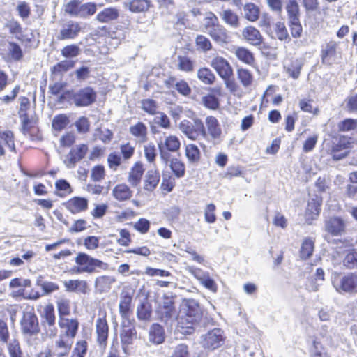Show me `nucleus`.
Here are the masks:
<instances>
[{
	"label": "nucleus",
	"mask_w": 357,
	"mask_h": 357,
	"mask_svg": "<svg viewBox=\"0 0 357 357\" xmlns=\"http://www.w3.org/2000/svg\"><path fill=\"white\" fill-rule=\"evenodd\" d=\"M202 317V311L199 303L195 299H184L177 319V331L183 335L192 334Z\"/></svg>",
	"instance_id": "obj_1"
},
{
	"label": "nucleus",
	"mask_w": 357,
	"mask_h": 357,
	"mask_svg": "<svg viewBox=\"0 0 357 357\" xmlns=\"http://www.w3.org/2000/svg\"><path fill=\"white\" fill-rule=\"evenodd\" d=\"M77 266L72 268L74 273L80 274L83 273H93L97 272V269L107 270L108 264L99 259L91 257L86 253L79 252L75 259Z\"/></svg>",
	"instance_id": "obj_2"
},
{
	"label": "nucleus",
	"mask_w": 357,
	"mask_h": 357,
	"mask_svg": "<svg viewBox=\"0 0 357 357\" xmlns=\"http://www.w3.org/2000/svg\"><path fill=\"white\" fill-rule=\"evenodd\" d=\"M222 130L218 120L213 116H208L203 123L202 139L213 145L218 144Z\"/></svg>",
	"instance_id": "obj_3"
},
{
	"label": "nucleus",
	"mask_w": 357,
	"mask_h": 357,
	"mask_svg": "<svg viewBox=\"0 0 357 357\" xmlns=\"http://www.w3.org/2000/svg\"><path fill=\"white\" fill-rule=\"evenodd\" d=\"M225 335L224 331L215 328L202 335L200 344L202 347L209 351H213L222 347L225 344Z\"/></svg>",
	"instance_id": "obj_4"
},
{
	"label": "nucleus",
	"mask_w": 357,
	"mask_h": 357,
	"mask_svg": "<svg viewBox=\"0 0 357 357\" xmlns=\"http://www.w3.org/2000/svg\"><path fill=\"white\" fill-rule=\"evenodd\" d=\"M22 333L26 337L36 335L40 332L38 319L33 309H26L23 312L20 320Z\"/></svg>",
	"instance_id": "obj_5"
},
{
	"label": "nucleus",
	"mask_w": 357,
	"mask_h": 357,
	"mask_svg": "<svg viewBox=\"0 0 357 357\" xmlns=\"http://www.w3.org/2000/svg\"><path fill=\"white\" fill-rule=\"evenodd\" d=\"M192 119V121L185 119L181 121L178 128L189 139L200 140L202 139L203 122L197 117H194Z\"/></svg>",
	"instance_id": "obj_6"
},
{
	"label": "nucleus",
	"mask_w": 357,
	"mask_h": 357,
	"mask_svg": "<svg viewBox=\"0 0 357 357\" xmlns=\"http://www.w3.org/2000/svg\"><path fill=\"white\" fill-rule=\"evenodd\" d=\"M66 96L72 98L77 107H86L96 100V93L91 87H85L77 91H68Z\"/></svg>",
	"instance_id": "obj_7"
},
{
	"label": "nucleus",
	"mask_w": 357,
	"mask_h": 357,
	"mask_svg": "<svg viewBox=\"0 0 357 357\" xmlns=\"http://www.w3.org/2000/svg\"><path fill=\"white\" fill-rule=\"evenodd\" d=\"M189 273L193 275L202 285L212 292H216L218 287L215 282L207 271L194 266H188L185 268Z\"/></svg>",
	"instance_id": "obj_8"
},
{
	"label": "nucleus",
	"mask_w": 357,
	"mask_h": 357,
	"mask_svg": "<svg viewBox=\"0 0 357 357\" xmlns=\"http://www.w3.org/2000/svg\"><path fill=\"white\" fill-rule=\"evenodd\" d=\"M81 31L82 26L79 22L68 20L61 24L56 38L59 40H73L79 34Z\"/></svg>",
	"instance_id": "obj_9"
},
{
	"label": "nucleus",
	"mask_w": 357,
	"mask_h": 357,
	"mask_svg": "<svg viewBox=\"0 0 357 357\" xmlns=\"http://www.w3.org/2000/svg\"><path fill=\"white\" fill-rule=\"evenodd\" d=\"M339 43L330 40L326 43L321 50V61L325 65L331 66L334 63L338 57Z\"/></svg>",
	"instance_id": "obj_10"
},
{
	"label": "nucleus",
	"mask_w": 357,
	"mask_h": 357,
	"mask_svg": "<svg viewBox=\"0 0 357 357\" xmlns=\"http://www.w3.org/2000/svg\"><path fill=\"white\" fill-rule=\"evenodd\" d=\"M158 318L162 321L169 323L175 315L173 297L165 295L161 304L156 311Z\"/></svg>",
	"instance_id": "obj_11"
},
{
	"label": "nucleus",
	"mask_w": 357,
	"mask_h": 357,
	"mask_svg": "<svg viewBox=\"0 0 357 357\" xmlns=\"http://www.w3.org/2000/svg\"><path fill=\"white\" fill-rule=\"evenodd\" d=\"M59 326L61 328L59 337L73 340L76 336L79 328V322L75 319L60 317Z\"/></svg>",
	"instance_id": "obj_12"
},
{
	"label": "nucleus",
	"mask_w": 357,
	"mask_h": 357,
	"mask_svg": "<svg viewBox=\"0 0 357 357\" xmlns=\"http://www.w3.org/2000/svg\"><path fill=\"white\" fill-rule=\"evenodd\" d=\"M334 287L339 292L356 293L357 292V275L349 273L341 278L336 279Z\"/></svg>",
	"instance_id": "obj_13"
},
{
	"label": "nucleus",
	"mask_w": 357,
	"mask_h": 357,
	"mask_svg": "<svg viewBox=\"0 0 357 357\" xmlns=\"http://www.w3.org/2000/svg\"><path fill=\"white\" fill-rule=\"evenodd\" d=\"M212 68H213L219 76L222 79H227L233 75V69L229 63L220 56H214L210 62Z\"/></svg>",
	"instance_id": "obj_14"
},
{
	"label": "nucleus",
	"mask_w": 357,
	"mask_h": 357,
	"mask_svg": "<svg viewBox=\"0 0 357 357\" xmlns=\"http://www.w3.org/2000/svg\"><path fill=\"white\" fill-rule=\"evenodd\" d=\"M130 324V320H123L121 323L122 331L120 334V338L122 349L125 353H127L128 346L132 344L133 340L136 338V331Z\"/></svg>",
	"instance_id": "obj_15"
},
{
	"label": "nucleus",
	"mask_w": 357,
	"mask_h": 357,
	"mask_svg": "<svg viewBox=\"0 0 357 357\" xmlns=\"http://www.w3.org/2000/svg\"><path fill=\"white\" fill-rule=\"evenodd\" d=\"M88 151L86 144H79L72 149L66 156L64 163L68 168H73L77 162L80 161L86 155Z\"/></svg>",
	"instance_id": "obj_16"
},
{
	"label": "nucleus",
	"mask_w": 357,
	"mask_h": 357,
	"mask_svg": "<svg viewBox=\"0 0 357 357\" xmlns=\"http://www.w3.org/2000/svg\"><path fill=\"white\" fill-rule=\"evenodd\" d=\"M321 204V199L318 197L309 200L305 213V220L308 224H311L319 216Z\"/></svg>",
	"instance_id": "obj_17"
},
{
	"label": "nucleus",
	"mask_w": 357,
	"mask_h": 357,
	"mask_svg": "<svg viewBox=\"0 0 357 357\" xmlns=\"http://www.w3.org/2000/svg\"><path fill=\"white\" fill-rule=\"evenodd\" d=\"M271 38L278 39L280 41L290 40V37L286 26L282 22H277L272 26L271 31L266 30Z\"/></svg>",
	"instance_id": "obj_18"
},
{
	"label": "nucleus",
	"mask_w": 357,
	"mask_h": 357,
	"mask_svg": "<svg viewBox=\"0 0 357 357\" xmlns=\"http://www.w3.org/2000/svg\"><path fill=\"white\" fill-rule=\"evenodd\" d=\"M242 36L248 43L252 45H259L262 43L263 37L259 31L253 26H248L242 31Z\"/></svg>",
	"instance_id": "obj_19"
},
{
	"label": "nucleus",
	"mask_w": 357,
	"mask_h": 357,
	"mask_svg": "<svg viewBox=\"0 0 357 357\" xmlns=\"http://www.w3.org/2000/svg\"><path fill=\"white\" fill-rule=\"evenodd\" d=\"M345 224L339 218H331L325 222V231L332 236H340L344 231Z\"/></svg>",
	"instance_id": "obj_20"
},
{
	"label": "nucleus",
	"mask_w": 357,
	"mask_h": 357,
	"mask_svg": "<svg viewBox=\"0 0 357 357\" xmlns=\"http://www.w3.org/2000/svg\"><path fill=\"white\" fill-rule=\"evenodd\" d=\"M208 34L215 43L220 45L226 44L230 40L227 29L219 24L214 28L209 29Z\"/></svg>",
	"instance_id": "obj_21"
},
{
	"label": "nucleus",
	"mask_w": 357,
	"mask_h": 357,
	"mask_svg": "<svg viewBox=\"0 0 357 357\" xmlns=\"http://www.w3.org/2000/svg\"><path fill=\"white\" fill-rule=\"evenodd\" d=\"M66 207L72 213H78L87 209L88 200L84 197H74L66 203Z\"/></svg>",
	"instance_id": "obj_22"
},
{
	"label": "nucleus",
	"mask_w": 357,
	"mask_h": 357,
	"mask_svg": "<svg viewBox=\"0 0 357 357\" xmlns=\"http://www.w3.org/2000/svg\"><path fill=\"white\" fill-rule=\"evenodd\" d=\"M144 167L141 162H136L128 172V181L132 187L139 185L144 174Z\"/></svg>",
	"instance_id": "obj_23"
},
{
	"label": "nucleus",
	"mask_w": 357,
	"mask_h": 357,
	"mask_svg": "<svg viewBox=\"0 0 357 357\" xmlns=\"http://www.w3.org/2000/svg\"><path fill=\"white\" fill-rule=\"evenodd\" d=\"M119 10L116 7H108L99 12L96 19L100 23H109L119 17Z\"/></svg>",
	"instance_id": "obj_24"
},
{
	"label": "nucleus",
	"mask_w": 357,
	"mask_h": 357,
	"mask_svg": "<svg viewBox=\"0 0 357 357\" xmlns=\"http://www.w3.org/2000/svg\"><path fill=\"white\" fill-rule=\"evenodd\" d=\"M115 282V278L109 275H102L98 277L94 283L95 289L97 293L103 294L108 292L113 283Z\"/></svg>",
	"instance_id": "obj_25"
},
{
	"label": "nucleus",
	"mask_w": 357,
	"mask_h": 357,
	"mask_svg": "<svg viewBox=\"0 0 357 357\" xmlns=\"http://www.w3.org/2000/svg\"><path fill=\"white\" fill-rule=\"evenodd\" d=\"M73 340L60 337L55 342L54 355L56 357H65L68 355Z\"/></svg>",
	"instance_id": "obj_26"
},
{
	"label": "nucleus",
	"mask_w": 357,
	"mask_h": 357,
	"mask_svg": "<svg viewBox=\"0 0 357 357\" xmlns=\"http://www.w3.org/2000/svg\"><path fill=\"white\" fill-rule=\"evenodd\" d=\"M64 287L68 291L78 292L85 294L88 291L86 281L82 280H70L64 282Z\"/></svg>",
	"instance_id": "obj_27"
},
{
	"label": "nucleus",
	"mask_w": 357,
	"mask_h": 357,
	"mask_svg": "<svg viewBox=\"0 0 357 357\" xmlns=\"http://www.w3.org/2000/svg\"><path fill=\"white\" fill-rule=\"evenodd\" d=\"M349 141L344 137L340 139L338 144H335L332 150V157L334 160H338L344 158L348 154Z\"/></svg>",
	"instance_id": "obj_28"
},
{
	"label": "nucleus",
	"mask_w": 357,
	"mask_h": 357,
	"mask_svg": "<svg viewBox=\"0 0 357 357\" xmlns=\"http://www.w3.org/2000/svg\"><path fill=\"white\" fill-rule=\"evenodd\" d=\"M160 181V174L156 168L149 169L145 176L144 188L147 191H153Z\"/></svg>",
	"instance_id": "obj_29"
},
{
	"label": "nucleus",
	"mask_w": 357,
	"mask_h": 357,
	"mask_svg": "<svg viewBox=\"0 0 357 357\" xmlns=\"http://www.w3.org/2000/svg\"><path fill=\"white\" fill-rule=\"evenodd\" d=\"M97 340L100 344L105 345L108 337V325L105 319L98 318L96 321Z\"/></svg>",
	"instance_id": "obj_30"
},
{
	"label": "nucleus",
	"mask_w": 357,
	"mask_h": 357,
	"mask_svg": "<svg viewBox=\"0 0 357 357\" xmlns=\"http://www.w3.org/2000/svg\"><path fill=\"white\" fill-rule=\"evenodd\" d=\"M181 143L178 138L174 135L165 137V139H160L158 143L159 149H166L171 152H175L180 148Z\"/></svg>",
	"instance_id": "obj_31"
},
{
	"label": "nucleus",
	"mask_w": 357,
	"mask_h": 357,
	"mask_svg": "<svg viewBox=\"0 0 357 357\" xmlns=\"http://www.w3.org/2000/svg\"><path fill=\"white\" fill-rule=\"evenodd\" d=\"M112 195L119 201L129 199L132 196V191L124 183L116 185L112 190Z\"/></svg>",
	"instance_id": "obj_32"
},
{
	"label": "nucleus",
	"mask_w": 357,
	"mask_h": 357,
	"mask_svg": "<svg viewBox=\"0 0 357 357\" xmlns=\"http://www.w3.org/2000/svg\"><path fill=\"white\" fill-rule=\"evenodd\" d=\"M132 296L128 293L122 292L119 303V312L123 320H130V307Z\"/></svg>",
	"instance_id": "obj_33"
},
{
	"label": "nucleus",
	"mask_w": 357,
	"mask_h": 357,
	"mask_svg": "<svg viewBox=\"0 0 357 357\" xmlns=\"http://www.w3.org/2000/svg\"><path fill=\"white\" fill-rule=\"evenodd\" d=\"M245 19L250 22H255L259 18V8L253 3H246L243 8Z\"/></svg>",
	"instance_id": "obj_34"
},
{
	"label": "nucleus",
	"mask_w": 357,
	"mask_h": 357,
	"mask_svg": "<svg viewBox=\"0 0 357 357\" xmlns=\"http://www.w3.org/2000/svg\"><path fill=\"white\" fill-rule=\"evenodd\" d=\"M149 340L154 344H161L165 340V331L158 324H153L149 331Z\"/></svg>",
	"instance_id": "obj_35"
},
{
	"label": "nucleus",
	"mask_w": 357,
	"mask_h": 357,
	"mask_svg": "<svg viewBox=\"0 0 357 357\" xmlns=\"http://www.w3.org/2000/svg\"><path fill=\"white\" fill-rule=\"evenodd\" d=\"M166 84L168 87H175L178 92L183 96H188L191 92L188 83L183 80L176 81L174 78H169L166 81Z\"/></svg>",
	"instance_id": "obj_36"
},
{
	"label": "nucleus",
	"mask_w": 357,
	"mask_h": 357,
	"mask_svg": "<svg viewBox=\"0 0 357 357\" xmlns=\"http://www.w3.org/2000/svg\"><path fill=\"white\" fill-rule=\"evenodd\" d=\"M130 132L137 139L139 142H144L146 140L147 128L143 123L138 122L137 124L130 126Z\"/></svg>",
	"instance_id": "obj_37"
},
{
	"label": "nucleus",
	"mask_w": 357,
	"mask_h": 357,
	"mask_svg": "<svg viewBox=\"0 0 357 357\" xmlns=\"http://www.w3.org/2000/svg\"><path fill=\"white\" fill-rule=\"evenodd\" d=\"M8 55L5 58L7 61H19L22 57L20 47L15 43H9L7 46Z\"/></svg>",
	"instance_id": "obj_38"
},
{
	"label": "nucleus",
	"mask_w": 357,
	"mask_h": 357,
	"mask_svg": "<svg viewBox=\"0 0 357 357\" xmlns=\"http://www.w3.org/2000/svg\"><path fill=\"white\" fill-rule=\"evenodd\" d=\"M70 123L69 117L64 114L56 115L52 122V128L56 131H61Z\"/></svg>",
	"instance_id": "obj_39"
},
{
	"label": "nucleus",
	"mask_w": 357,
	"mask_h": 357,
	"mask_svg": "<svg viewBox=\"0 0 357 357\" xmlns=\"http://www.w3.org/2000/svg\"><path fill=\"white\" fill-rule=\"evenodd\" d=\"M220 16L222 17L223 21L231 27L237 28L239 26V17L232 10H223L221 13Z\"/></svg>",
	"instance_id": "obj_40"
},
{
	"label": "nucleus",
	"mask_w": 357,
	"mask_h": 357,
	"mask_svg": "<svg viewBox=\"0 0 357 357\" xmlns=\"http://www.w3.org/2000/svg\"><path fill=\"white\" fill-rule=\"evenodd\" d=\"M237 77L245 88L250 87L253 82V77L251 73L244 68H239L237 70Z\"/></svg>",
	"instance_id": "obj_41"
},
{
	"label": "nucleus",
	"mask_w": 357,
	"mask_h": 357,
	"mask_svg": "<svg viewBox=\"0 0 357 357\" xmlns=\"http://www.w3.org/2000/svg\"><path fill=\"white\" fill-rule=\"evenodd\" d=\"M302 66V62L296 59L292 61L289 65L285 66L284 68L289 77L296 79L300 76Z\"/></svg>",
	"instance_id": "obj_42"
},
{
	"label": "nucleus",
	"mask_w": 357,
	"mask_h": 357,
	"mask_svg": "<svg viewBox=\"0 0 357 357\" xmlns=\"http://www.w3.org/2000/svg\"><path fill=\"white\" fill-rule=\"evenodd\" d=\"M286 10L289 21L299 20V6L296 1L290 0L286 6Z\"/></svg>",
	"instance_id": "obj_43"
},
{
	"label": "nucleus",
	"mask_w": 357,
	"mask_h": 357,
	"mask_svg": "<svg viewBox=\"0 0 357 357\" xmlns=\"http://www.w3.org/2000/svg\"><path fill=\"white\" fill-rule=\"evenodd\" d=\"M162 190L166 191L167 192H170L172 191L175 186V178L171 175L170 172L165 171L162 172Z\"/></svg>",
	"instance_id": "obj_44"
},
{
	"label": "nucleus",
	"mask_w": 357,
	"mask_h": 357,
	"mask_svg": "<svg viewBox=\"0 0 357 357\" xmlns=\"http://www.w3.org/2000/svg\"><path fill=\"white\" fill-rule=\"evenodd\" d=\"M314 247V243L312 239H305L302 243L300 251L301 257L303 259H308L312 255Z\"/></svg>",
	"instance_id": "obj_45"
},
{
	"label": "nucleus",
	"mask_w": 357,
	"mask_h": 357,
	"mask_svg": "<svg viewBox=\"0 0 357 357\" xmlns=\"http://www.w3.org/2000/svg\"><path fill=\"white\" fill-rule=\"evenodd\" d=\"M198 78L205 84H211L215 79V76L213 72L207 68H203L197 72Z\"/></svg>",
	"instance_id": "obj_46"
},
{
	"label": "nucleus",
	"mask_w": 357,
	"mask_h": 357,
	"mask_svg": "<svg viewBox=\"0 0 357 357\" xmlns=\"http://www.w3.org/2000/svg\"><path fill=\"white\" fill-rule=\"evenodd\" d=\"M81 48L75 44L68 45L61 50V55L65 58H74L81 54Z\"/></svg>",
	"instance_id": "obj_47"
},
{
	"label": "nucleus",
	"mask_w": 357,
	"mask_h": 357,
	"mask_svg": "<svg viewBox=\"0 0 357 357\" xmlns=\"http://www.w3.org/2000/svg\"><path fill=\"white\" fill-rule=\"evenodd\" d=\"M235 54L239 60L247 64L251 65L254 61L252 54L245 47H237Z\"/></svg>",
	"instance_id": "obj_48"
},
{
	"label": "nucleus",
	"mask_w": 357,
	"mask_h": 357,
	"mask_svg": "<svg viewBox=\"0 0 357 357\" xmlns=\"http://www.w3.org/2000/svg\"><path fill=\"white\" fill-rule=\"evenodd\" d=\"M57 307L59 314V318L63 316L68 315L70 312V301L65 297H60L57 301Z\"/></svg>",
	"instance_id": "obj_49"
},
{
	"label": "nucleus",
	"mask_w": 357,
	"mask_h": 357,
	"mask_svg": "<svg viewBox=\"0 0 357 357\" xmlns=\"http://www.w3.org/2000/svg\"><path fill=\"white\" fill-rule=\"evenodd\" d=\"M0 139H1L3 142L5 146H6L11 151H15L14 135L12 131L0 130Z\"/></svg>",
	"instance_id": "obj_50"
},
{
	"label": "nucleus",
	"mask_w": 357,
	"mask_h": 357,
	"mask_svg": "<svg viewBox=\"0 0 357 357\" xmlns=\"http://www.w3.org/2000/svg\"><path fill=\"white\" fill-rule=\"evenodd\" d=\"M311 357H329L322 347L319 337H315L313 341V345L310 351Z\"/></svg>",
	"instance_id": "obj_51"
},
{
	"label": "nucleus",
	"mask_w": 357,
	"mask_h": 357,
	"mask_svg": "<svg viewBox=\"0 0 357 357\" xmlns=\"http://www.w3.org/2000/svg\"><path fill=\"white\" fill-rule=\"evenodd\" d=\"M96 5L95 3L89 2L80 4L79 17L85 18L91 16L96 12Z\"/></svg>",
	"instance_id": "obj_52"
},
{
	"label": "nucleus",
	"mask_w": 357,
	"mask_h": 357,
	"mask_svg": "<svg viewBox=\"0 0 357 357\" xmlns=\"http://www.w3.org/2000/svg\"><path fill=\"white\" fill-rule=\"evenodd\" d=\"M57 195L59 197H65L71 193L72 190L69 183L64 180H58L55 183Z\"/></svg>",
	"instance_id": "obj_53"
},
{
	"label": "nucleus",
	"mask_w": 357,
	"mask_h": 357,
	"mask_svg": "<svg viewBox=\"0 0 357 357\" xmlns=\"http://www.w3.org/2000/svg\"><path fill=\"white\" fill-rule=\"evenodd\" d=\"M149 7V2L147 0H131L129 3V8L132 12H143Z\"/></svg>",
	"instance_id": "obj_54"
},
{
	"label": "nucleus",
	"mask_w": 357,
	"mask_h": 357,
	"mask_svg": "<svg viewBox=\"0 0 357 357\" xmlns=\"http://www.w3.org/2000/svg\"><path fill=\"white\" fill-rule=\"evenodd\" d=\"M185 155L190 162H197L200 158V151L195 144H190L185 147Z\"/></svg>",
	"instance_id": "obj_55"
},
{
	"label": "nucleus",
	"mask_w": 357,
	"mask_h": 357,
	"mask_svg": "<svg viewBox=\"0 0 357 357\" xmlns=\"http://www.w3.org/2000/svg\"><path fill=\"white\" fill-rule=\"evenodd\" d=\"M144 157L149 162H153L157 156V150L155 146L152 142L146 144L144 146Z\"/></svg>",
	"instance_id": "obj_56"
},
{
	"label": "nucleus",
	"mask_w": 357,
	"mask_h": 357,
	"mask_svg": "<svg viewBox=\"0 0 357 357\" xmlns=\"http://www.w3.org/2000/svg\"><path fill=\"white\" fill-rule=\"evenodd\" d=\"M80 2L77 0H71L64 6L66 13L74 17H79Z\"/></svg>",
	"instance_id": "obj_57"
},
{
	"label": "nucleus",
	"mask_w": 357,
	"mask_h": 357,
	"mask_svg": "<svg viewBox=\"0 0 357 357\" xmlns=\"http://www.w3.org/2000/svg\"><path fill=\"white\" fill-rule=\"evenodd\" d=\"M43 317L47 325L55 324L54 308L52 304L49 303L44 307Z\"/></svg>",
	"instance_id": "obj_58"
},
{
	"label": "nucleus",
	"mask_w": 357,
	"mask_h": 357,
	"mask_svg": "<svg viewBox=\"0 0 357 357\" xmlns=\"http://www.w3.org/2000/svg\"><path fill=\"white\" fill-rule=\"evenodd\" d=\"M142 109L151 115L157 114L158 106L156 102L152 99H145L141 102Z\"/></svg>",
	"instance_id": "obj_59"
},
{
	"label": "nucleus",
	"mask_w": 357,
	"mask_h": 357,
	"mask_svg": "<svg viewBox=\"0 0 357 357\" xmlns=\"http://www.w3.org/2000/svg\"><path fill=\"white\" fill-rule=\"evenodd\" d=\"M195 43L197 48L203 52L209 51L212 48V44L209 39L203 35H198L196 37Z\"/></svg>",
	"instance_id": "obj_60"
},
{
	"label": "nucleus",
	"mask_w": 357,
	"mask_h": 357,
	"mask_svg": "<svg viewBox=\"0 0 357 357\" xmlns=\"http://www.w3.org/2000/svg\"><path fill=\"white\" fill-rule=\"evenodd\" d=\"M170 167L177 178H181L185 174V166L183 162L177 159H173L170 163Z\"/></svg>",
	"instance_id": "obj_61"
},
{
	"label": "nucleus",
	"mask_w": 357,
	"mask_h": 357,
	"mask_svg": "<svg viewBox=\"0 0 357 357\" xmlns=\"http://www.w3.org/2000/svg\"><path fill=\"white\" fill-rule=\"evenodd\" d=\"M344 265L348 268H354L357 266V250H351L345 256Z\"/></svg>",
	"instance_id": "obj_62"
},
{
	"label": "nucleus",
	"mask_w": 357,
	"mask_h": 357,
	"mask_svg": "<svg viewBox=\"0 0 357 357\" xmlns=\"http://www.w3.org/2000/svg\"><path fill=\"white\" fill-rule=\"evenodd\" d=\"M218 23V17L213 13H208L204 19L203 26L208 33V30L214 28Z\"/></svg>",
	"instance_id": "obj_63"
},
{
	"label": "nucleus",
	"mask_w": 357,
	"mask_h": 357,
	"mask_svg": "<svg viewBox=\"0 0 357 357\" xmlns=\"http://www.w3.org/2000/svg\"><path fill=\"white\" fill-rule=\"evenodd\" d=\"M87 351V342L85 340L78 341L73 349L72 357H84Z\"/></svg>",
	"instance_id": "obj_64"
}]
</instances>
